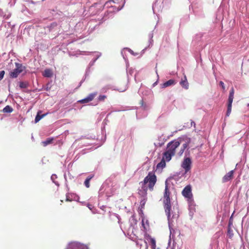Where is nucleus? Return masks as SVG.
Wrapping results in <instances>:
<instances>
[{
	"label": "nucleus",
	"mask_w": 249,
	"mask_h": 249,
	"mask_svg": "<svg viewBox=\"0 0 249 249\" xmlns=\"http://www.w3.org/2000/svg\"><path fill=\"white\" fill-rule=\"evenodd\" d=\"M170 192L167 185L165 186V190L163 196V207L167 216L168 219L169 220L171 218V204L170 198Z\"/></svg>",
	"instance_id": "2"
},
{
	"label": "nucleus",
	"mask_w": 249,
	"mask_h": 249,
	"mask_svg": "<svg viewBox=\"0 0 249 249\" xmlns=\"http://www.w3.org/2000/svg\"><path fill=\"white\" fill-rule=\"evenodd\" d=\"M184 76L181 79L179 82L180 85L185 89H188L189 87V84L187 81L186 75L183 73Z\"/></svg>",
	"instance_id": "9"
},
{
	"label": "nucleus",
	"mask_w": 249,
	"mask_h": 249,
	"mask_svg": "<svg viewBox=\"0 0 249 249\" xmlns=\"http://www.w3.org/2000/svg\"><path fill=\"white\" fill-rule=\"evenodd\" d=\"M234 171L231 170L226 174L222 178V182H227L233 178Z\"/></svg>",
	"instance_id": "10"
},
{
	"label": "nucleus",
	"mask_w": 249,
	"mask_h": 249,
	"mask_svg": "<svg viewBox=\"0 0 249 249\" xmlns=\"http://www.w3.org/2000/svg\"><path fill=\"white\" fill-rule=\"evenodd\" d=\"M234 90L233 88H231L229 93L228 104H227V111L226 113V116H229L231 112L232 108V103L234 98Z\"/></svg>",
	"instance_id": "5"
},
{
	"label": "nucleus",
	"mask_w": 249,
	"mask_h": 249,
	"mask_svg": "<svg viewBox=\"0 0 249 249\" xmlns=\"http://www.w3.org/2000/svg\"><path fill=\"white\" fill-rule=\"evenodd\" d=\"M107 98V97L106 95H100L99 96V97L98 98V100L99 102L104 101Z\"/></svg>",
	"instance_id": "23"
},
{
	"label": "nucleus",
	"mask_w": 249,
	"mask_h": 249,
	"mask_svg": "<svg viewBox=\"0 0 249 249\" xmlns=\"http://www.w3.org/2000/svg\"><path fill=\"white\" fill-rule=\"evenodd\" d=\"M146 249H148V247H146Z\"/></svg>",
	"instance_id": "33"
},
{
	"label": "nucleus",
	"mask_w": 249,
	"mask_h": 249,
	"mask_svg": "<svg viewBox=\"0 0 249 249\" xmlns=\"http://www.w3.org/2000/svg\"><path fill=\"white\" fill-rule=\"evenodd\" d=\"M5 74L4 71H0V81L3 79Z\"/></svg>",
	"instance_id": "28"
},
{
	"label": "nucleus",
	"mask_w": 249,
	"mask_h": 249,
	"mask_svg": "<svg viewBox=\"0 0 249 249\" xmlns=\"http://www.w3.org/2000/svg\"><path fill=\"white\" fill-rule=\"evenodd\" d=\"M157 249H160L159 248H157Z\"/></svg>",
	"instance_id": "34"
},
{
	"label": "nucleus",
	"mask_w": 249,
	"mask_h": 249,
	"mask_svg": "<svg viewBox=\"0 0 249 249\" xmlns=\"http://www.w3.org/2000/svg\"><path fill=\"white\" fill-rule=\"evenodd\" d=\"M176 83V82L175 80H174L173 79H170V80H169L168 81H166V82L163 83L161 87L162 88H165L168 87L169 86L174 85Z\"/></svg>",
	"instance_id": "13"
},
{
	"label": "nucleus",
	"mask_w": 249,
	"mask_h": 249,
	"mask_svg": "<svg viewBox=\"0 0 249 249\" xmlns=\"http://www.w3.org/2000/svg\"><path fill=\"white\" fill-rule=\"evenodd\" d=\"M228 233L229 237L231 238L233 235V231L231 227H228Z\"/></svg>",
	"instance_id": "24"
},
{
	"label": "nucleus",
	"mask_w": 249,
	"mask_h": 249,
	"mask_svg": "<svg viewBox=\"0 0 249 249\" xmlns=\"http://www.w3.org/2000/svg\"><path fill=\"white\" fill-rule=\"evenodd\" d=\"M233 224V219L232 217V216L230 218L229 224H228V227H231L232 226Z\"/></svg>",
	"instance_id": "26"
},
{
	"label": "nucleus",
	"mask_w": 249,
	"mask_h": 249,
	"mask_svg": "<svg viewBox=\"0 0 249 249\" xmlns=\"http://www.w3.org/2000/svg\"><path fill=\"white\" fill-rule=\"evenodd\" d=\"M182 194L184 197L191 198L192 197L191 187L190 186H186L183 190Z\"/></svg>",
	"instance_id": "8"
},
{
	"label": "nucleus",
	"mask_w": 249,
	"mask_h": 249,
	"mask_svg": "<svg viewBox=\"0 0 249 249\" xmlns=\"http://www.w3.org/2000/svg\"><path fill=\"white\" fill-rule=\"evenodd\" d=\"M28 84L27 82H20L19 83V87L21 89H25L27 88Z\"/></svg>",
	"instance_id": "22"
},
{
	"label": "nucleus",
	"mask_w": 249,
	"mask_h": 249,
	"mask_svg": "<svg viewBox=\"0 0 249 249\" xmlns=\"http://www.w3.org/2000/svg\"><path fill=\"white\" fill-rule=\"evenodd\" d=\"M66 201H71V199H70L69 198V196H68V195H67V196H66Z\"/></svg>",
	"instance_id": "30"
},
{
	"label": "nucleus",
	"mask_w": 249,
	"mask_h": 249,
	"mask_svg": "<svg viewBox=\"0 0 249 249\" xmlns=\"http://www.w3.org/2000/svg\"><path fill=\"white\" fill-rule=\"evenodd\" d=\"M122 8V7H121L120 8L118 9V10H121Z\"/></svg>",
	"instance_id": "32"
},
{
	"label": "nucleus",
	"mask_w": 249,
	"mask_h": 249,
	"mask_svg": "<svg viewBox=\"0 0 249 249\" xmlns=\"http://www.w3.org/2000/svg\"><path fill=\"white\" fill-rule=\"evenodd\" d=\"M219 85L221 86V87L223 90H224L225 89V85H224V83H223V82L220 81Z\"/></svg>",
	"instance_id": "29"
},
{
	"label": "nucleus",
	"mask_w": 249,
	"mask_h": 249,
	"mask_svg": "<svg viewBox=\"0 0 249 249\" xmlns=\"http://www.w3.org/2000/svg\"><path fill=\"white\" fill-rule=\"evenodd\" d=\"M181 142V140L180 139L174 140V141L169 142L167 145V150L170 153H171L175 155L176 152V150L179 147Z\"/></svg>",
	"instance_id": "3"
},
{
	"label": "nucleus",
	"mask_w": 249,
	"mask_h": 249,
	"mask_svg": "<svg viewBox=\"0 0 249 249\" xmlns=\"http://www.w3.org/2000/svg\"><path fill=\"white\" fill-rule=\"evenodd\" d=\"M93 177V176H91L90 177H88L85 182H84V185H85V186L87 187V188H89V186H90V184H89V182H90V180H91V179Z\"/></svg>",
	"instance_id": "19"
},
{
	"label": "nucleus",
	"mask_w": 249,
	"mask_h": 249,
	"mask_svg": "<svg viewBox=\"0 0 249 249\" xmlns=\"http://www.w3.org/2000/svg\"><path fill=\"white\" fill-rule=\"evenodd\" d=\"M53 140V138H48L46 141L42 142V144L43 146H46L47 145L52 143Z\"/></svg>",
	"instance_id": "18"
},
{
	"label": "nucleus",
	"mask_w": 249,
	"mask_h": 249,
	"mask_svg": "<svg viewBox=\"0 0 249 249\" xmlns=\"http://www.w3.org/2000/svg\"><path fill=\"white\" fill-rule=\"evenodd\" d=\"M41 111H38L36 118L35 119V122L36 123L38 122L42 118H43L47 114H44L41 115H40Z\"/></svg>",
	"instance_id": "16"
},
{
	"label": "nucleus",
	"mask_w": 249,
	"mask_h": 249,
	"mask_svg": "<svg viewBox=\"0 0 249 249\" xmlns=\"http://www.w3.org/2000/svg\"><path fill=\"white\" fill-rule=\"evenodd\" d=\"M142 227L143 228V231L146 232L147 231V228L145 226L143 219L142 220Z\"/></svg>",
	"instance_id": "27"
},
{
	"label": "nucleus",
	"mask_w": 249,
	"mask_h": 249,
	"mask_svg": "<svg viewBox=\"0 0 249 249\" xmlns=\"http://www.w3.org/2000/svg\"><path fill=\"white\" fill-rule=\"evenodd\" d=\"M53 72L50 69H46L44 71L43 75L46 77H51L53 76Z\"/></svg>",
	"instance_id": "14"
},
{
	"label": "nucleus",
	"mask_w": 249,
	"mask_h": 249,
	"mask_svg": "<svg viewBox=\"0 0 249 249\" xmlns=\"http://www.w3.org/2000/svg\"><path fill=\"white\" fill-rule=\"evenodd\" d=\"M192 161L190 158L184 159L181 164V167L185 170V173L188 172L191 168Z\"/></svg>",
	"instance_id": "6"
},
{
	"label": "nucleus",
	"mask_w": 249,
	"mask_h": 249,
	"mask_svg": "<svg viewBox=\"0 0 249 249\" xmlns=\"http://www.w3.org/2000/svg\"><path fill=\"white\" fill-rule=\"evenodd\" d=\"M0 15L5 19H8L11 17V14L7 10L5 12L0 11Z\"/></svg>",
	"instance_id": "15"
},
{
	"label": "nucleus",
	"mask_w": 249,
	"mask_h": 249,
	"mask_svg": "<svg viewBox=\"0 0 249 249\" xmlns=\"http://www.w3.org/2000/svg\"><path fill=\"white\" fill-rule=\"evenodd\" d=\"M166 166L165 161L162 159L160 162H159L157 165V169H162Z\"/></svg>",
	"instance_id": "17"
},
{
	"label": "nucleus",
	"mask_w": 249,
	"mask_h": 249,
	"mask_svg": "<svg viewBox=\"0 0 249 249\" xmlns=\"http://www.w3.org/2000/svg\"><path fill=\"white\" fill-rule=\"evenodd\" d=\"M174 156V155L173 154L170 153L167 150L165 152L163 153L162 159L164 160L165 161H169L171 160L172 157Z\"/></svg>",
	"instance_id": "11"
},
{
	"label": "nucleus",
	"mask_w": 249,
	"mask_h": 249,
	"mask_svg": "<svg viewBox=\"0 0 249 249\" xmlns=\"http://www.w3.org/2000/svg\"><path fill=\"white\" fill-rule=\"evenodd\" d=\"M97 92L90 93L86 98L82 99L78 102L82 104L88 103L92 101L95 97L97 95Z\"/></svg>",
	"instance_id": "7"
},
{
	"label": "nucleus",
	"mask_w": 249,
	"mask_h": 249,
	"mask_svg": "<svg viewBox=\"0 0 249 249\" xmlns=\"http://www.w3.org/2000/svg\"><path fill=\"white\" fill-rule=\"evenodd\" d=\"M13 111V108L9 106H6L3 109V112L5 113H10Z\"/></svg>",
	"instance_id": "21"
},
{
	"label": "nucleus",
	"mask_w": 249,
	"mask_h": 249,
	"mask_svg": "<svg viewBox=\"0 0 249 249\" xmlns=\"http://www.w3.org/2000/svg\"><path fill=\"white\" fill-rule=\"evenodd\" d=\"M16 68L9 73V76L12 78L18 77V75L21 73L25 69L22 64L18 63H15Z\"/></svg>",
	"instance_id": "4"
},
{
	"label": "nucleus",
	"mask_w": 249,
	"mask_h": 249,
	"mask_svg": "<svg viewBox=\"0 0 249 249\" xmlns=\"http://www.w3.org/2000/svg\"><path fill=\"white\" fill-rule=\"evenodd\" d=\"M111 2H114V1L113 0H110L108 1L107 2L106 4H108V3H109Z\"/></svg>",
	"instance_id": "31"
},
{
	"label": "nucleus",
	"mask_w": 249,
	"mask_h": 249,
	"mask_svg": "<svg viewBox=\"0 0 249 249\" xmlns=\"http://www.w3.org/2000/svg\"><path fill=\"white\" fill-rule=\"evenodd\" d=\"M189 142H185L184 143H183L182 144V145L180 147V149H179V150L178 151V152L177 153V154L179 156H181L183 153H184V150L187 148V147L189 145Z\"/></svg>",
	"instance_id": "12"
},
{
	"label": "nucleus",
	"mask_w": 249,
	"mask_h": 249,
	"mask_svg": "<svg viewBox=\"0 0 249 249\" xmlns=\"http://www.w3.org/2000/svg\"><path fill=\"white\" fill-rule=\"evenodd\" d=\"M157 182V177L155 174L152 172L148 173V175L144 178L143 181H142L140 184H142V188L146 193L147 188L150 191H153L154 187Z\"/></svg>",
	"instance_id": "1"
},
{
	"label": "nucleus",
	"mask_w": 249,
	"mask_h": 249,
	"mask_svg": "<svg viewBox=\"0 0 249 249\" xmlns=\"http://www.w3.org/2000/svg\"><path fill=\"white\" fill-rule=\"evenodd\" d=\"M56 178H57V176L55 174L52 175V176H51V179L56 185H59L58 182L55 181V180Z\"/></svg>",
	"instance_id": "25"
},
{
	"label": "nucleus",
	"mask_w": 249,
	"mask_h": 249,
	"mask_svg": "<svg viewBox=\"0 0 249 249\" xmlns=\"http://www.w3.org/2000/svg\"><path fill=\"white\" fill-rule=\"evenodd\" d=\"M150 240L151 244V249H157V248H156V240L152 237H150Z\"/></svg>",
	"instance_id": "20"
}]
</instances>
